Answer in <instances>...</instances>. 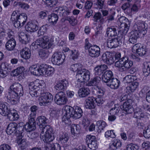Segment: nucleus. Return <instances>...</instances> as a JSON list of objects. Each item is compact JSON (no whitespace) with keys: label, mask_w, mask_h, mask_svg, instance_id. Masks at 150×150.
I'll list each match as a JSON object with an SVG mask.
<instances>
[{"label":"nucleus","mask_w":150,"mask_h":150,"mask_svg":"<svg viewBox=\"0 0 150 150\" xmlns=\"http://www.w3.org/2000/svg\"><path fill=\"white\" fill-rule=\"evenodd\" d=\"M11 147L8 144H4L0 146V150H11Z\"/></svg>","instance_id":"obj_64"},{"label":"nucleus","mask_w":150,"mask_h":150,"mask_svg":"<svg viewBox=\"0 0 150 150\" xmlns=\"http://www.w3.org/2000/svg\"><path fill=\"white\" fill-rule=\"evenodd\" d=\"M16 46V42L14 39H10L5 44L6 49L8 50H13Z\"/></svg>","instance_id":"obj_37"},{"label":"nucleus","mask_w":150,"mask_h":150,"mask_svg":"<svg viewBox=\"0 0 150 150\" xmlns=\"http://www.w3.org/2000/svg\"><path fill=\"white\" fill-rule=\"evenodd\" d=\"M82 65L80 64H73L71 66L70 69L74 72L77 71L76 77L77 79V87H81V83L85 81H87L90 79V73L89 71L82 68Z\"/></svg>","instance_id":"obj_2"},{"label":"nucleus","mask_w":150,"mask_h":150,"mask_svg":"<svg viewBox=\"0 0 150 150\" xmlns=\"http://www.w3.org/2000/svg\"><path fill=\"white\" fill-rule=\"evenodd\" d=\"M120 81L116 78H113L106 83L107 85L111 88L117 89L120 85Z\"/></svg>","instance_id":"obj_26"},{"label":"nucleus","mask_w":150,"mask_h":150,"mask_svg":"<svg viewBox=\"0 0 150 150\" xmlns=\"http://www.w3.org/2000/svg\"><path fill=\"white\" fill-rule=\"evenodd\" d=\"M124 57H123L118 61H116L115 63V66L116 67L120 68H120H123L124 67Z\"/></svg>","instance_id":"obj_49"},{"label":"nucleus","mask_w":150,"mask_h":150,"mask_svg":"<svg viewBox=\"0 0 150 150\" xmlns=\"http://www.w3.org/2000/svg\"><path fill=\"white\" fill-rule=\"evenodd\" d=\"M138 149L137 146L132 144L128 145L126 147L127 150H137Z\"/></svg>","instance_id":"obj_61"},{"label":"nucleus","mask_w":150,"mask_h":150,"mask_svg":"<svg viewBox=\"0 0 150 150\" xmlns=\"http://www.w3.org/2000/svg\"><path fill=\"white\" fill-rule=\"evenodd\" d=\"M132 51L134 53H136L137 55L142 56L146 53L145 47L143 46L140 43H137L134 45L132 48Z\"/></svg>","instance_id":"obj_15"},{"label":"nucleus","mask_w":150,"mask_h":150,"mask_svg":"<svg viewBox=\"0 0 150 150\" xmlns=\"http://www.w3.org/2000/svg\"><path fill=\"white\" fill-rule=\"evenodd\" d=\"M49 38L47 36H44L41 38L36 40V43L39 44V47L44 49H48L50 48L52 44Z\"/></svg>","instance_id":"obj_12"},{"label":"nucleus","mask_w":150,"mask_h":150,"mask_svg":"<svg viewBox=\"0 0 150 150\" xmlns=\"http://www.w3.org/2000/svg\"><path fill=\"white\" fill-rule=\"evenodd\" d=\"M42 130L40 137L42 138L44 142H51L54 139V132L52 128L47 125Z\"/></svg>","instance_id":"obj_6"},{"label":"nucleus","mask_w":150,"mask_h":150,"mask_svg":"<svg viewBox=\"0 0 150 150\" xmlns=\"http://www.w3.org/2000/svg\"><path fill=\"white\" fill-rule=\"evenodd\" d=\"M112 145L114 146L116 148V149L118 148H119L121 146V142L120 140L118 139H115L111 142Z\"/></svg>","instance_id":"obj_57"},{"label":"nucleus","mask_w":150,"mask_h":150,"mask_svg":"<svg viewBox=\"0 0 150 150\" xmlns=\"http://www.w3.org/2000/svg\"><path fill=\"white\" fill-rule=\"evenodd\" d=\"M22 86L18 83H15L11 86L8 90L9 95L13 98L17 99L23 94Z\"/></svg>","instance_id":"obj_5"},{"label":"nucleus","mask_w":150,"mask_h":150,"mask_svg":"<svg viewBox=\"0 0 150 150\" xmlns=\"http://www.w3.org/2000/svg\"><path fill=\"white\" fill-rule=\"evenodd\" d=\"M120 109L118 104L115 105V107L112 108L110 111V114L116 115L118 113Z\"/></svg>","instance_id":"obj_46"},{"label":"nucleus","mask_w":150,"mask_h":150,"mask_svg":"<svg viewBox=\"0 0 150 150\" xmlns=\"http://www.w3.org/2000/svg\"><path fill=\"white\" fill-rule=\"evenodd\" d=\"M100 48L97 45H93L88 50L89 55L93 57H97L100 54Z\"/></svg>","instance_id":"obj_18"},{"label":"nucleus","mask_w":150,"mask_h":150,"mask_svg":"<svg viewBox=\"0 0 150 150\" xmlns=\"http://www.w3.org/2000/svg\"><path fill=\"white\" fill-rule=\"evenodd\" d=\"M16 123L12 122L10 123L6 128V132L8 134L11 135L12 134L16 135Z\"/></svg>","instance_id":"obj_28"},{"label":"nucleus","mask_w":150,"mask_h":150,"mask_svg":"<svg viewBox=\"0 0 150 150\" xmlns=\"http://www.w3.org/2000/svg\"><path fill=\"white\" fill-rule=\"evenodd\" d=\"M39 57L42 59L47 58L49 56V54L47 50H41L38 52Z\"/></svg>","instance_id":"obj_47"},{"label":"nucleus","mask_w":150,"mask_h":150,"mask_svg":"<svg viewBox=\"0 0 150 150\" xmlns=\"http://www.w3.org/2000/svg\"><path fill=\"white\" fill-rule=\"evenodd\" d=\"M10 71L11 69L8 67V66L2 64L0 69V77L1 78L6 77L8 75V72Z\"/></svg>","instance_id":"obj_27"},{"label":"nucleus","mask_w":150,"mask_h":150,"mask_svg":"<svg viewBox=\"0 0 150 150\" xmlns=\"http://www.w3.org/2000/svg\"><path fill=\"white\" fill-rule=\"evenodd\" d=\"M18 36L20 41L23 44H26L29 40V35L25 34L23 32L19 33Z\"/></svg>","instance_id":"obj_35"},{"label":"nucleus","mask_w":150,"mask_h":150,"mask_svg":"<svg viewBox=\"0 0 150 150\" xmlns=\"http://www.w3.org/2000/svg\"><path fill=\"white\" fill-rule=\"evenodd\" d=\"M20 53L22 57L25 59H29L31 55L30 50L26 47L22 50Z\"/></svg>","instance_id":"obj_33"},{"label":"nucleus","mask_w":150,"mask_h":150,"mask_svg":"<svg viewBox=\"0 0 150 150\" xmlns=\"http://www.w3.org/2000/svg\"><path fill=\"white\" fill-rule=\"evenodd\" d=\"M137 79L135 76L128 75L124 78L123 81L125 83H132L137 80Z\"/></svg>","instance_id":"obj_43"},{"label":"nucleus","mask_w":150,"mask_h":150,"mask_svg":"<svg viewBox=\"0 0 150 150\" xmlns=\"http://www.w3.org/2000/svg\"><path fill=\"white\" fill-rule=\"evenodd\" d=\"M14 5L15 6L18 5L20 7L25 9L28 8L29 7V6L28 4L20 2H15L14 3Z\"/></svg>","instance_id":"obj_54"},{"label":"nucleus","mask_w":150,"mask_h":150,"mask_svg":"<svg viewBox=\"0 0 150 150\" xmlns=\"http://www.w3.org/2000/svg\"><path fill=\"white\" fill-rule=\"evenodd\" d=\"M67 8L66 7H57L55 10V11L57 12L58 13H59L60 16H61L62 14V12L65 11V8Z\"/></svg>","instance_id":"obj_62"},{"label":"nucleus","mask_w":150,"mask_h":150,"mask_svg":"<svg viewBox=\"0 0 150 150\" xmlns=\"http://www.w3.org/2000/svg\"><path fill=\"white\" fill-rule=\"evenodd\" d=\"M96 125L98 127V128L99 132H100L106 126V123L105 122L102 120H100L96 122Z\"/></svg>","instance_id":"obj_48"},{"label":"nucleus","mask_w":150,"mask_h":150,"mask_svg":"<svg viewBox=\"0 0 150 150\" xmlns=\"http://www.w3.org/2000/svg\"><path fill=\"white\" fill-rule=\"evenodd\" d=\"M26 30L30 32L36 31L38 29L37 25L33 22H28L25 26Z\"/></svg>","instance_id":"obj_32"},{"label":"nucleus","mask_w":150,"mask_h":150,"mask_svg":"<svg viewBox=\"0 0 150 150\" xmlns=\"http://www.w3.org/2000/svg\"><path fill=\"white\" fill-rule=\"evenodd\" d=\"M53 99V96L49 92L43 93L39 98V104L41 106H45L50 102Z\"/></svg>","instance_id":"obj_13"},{"label":"nucleus","mask_w":150,"mask_h":150,"mask_svg":"<svg viewBox=\"0 0 150 150\" xmlns=\"http://www.w3.org/2000/svg\"><path fill=\"white\" fill-rule=\"evenodd\" d=\"M118 23L120 25V29L118 32L126 35L130 23L128 19L125 16H122L119 18Z\"/></svg>","instance_id":"obj_8"},{"label":"nucleus","mask_w":150,"mask_h":150,"mask_svg":"<svg viewBox=\"0 0 150 150\" xmlns=\"http://www.w3.org/2000/svg\"><path fill=\"white\" fill-rule=\"evenodd\" d=\"M101 14L100 13H95L93 17V19L95 21L99 22L101 19Z\"/></svg>","instance_id":"obj_58"},{"label":"nucleus","mask_w":150,"mask_h":150,"mask_svg":"<svg viewBox=\"0 0 150 150\" xmlns=\"http://www.w3.org/2000/svg\"><path fill=\"white\" fill-rule=\"evenodd\" d=\"M58 19V16L55 13H52L49 16L48 19L49 22L52 25L55 24Z\"/></svg>","instance_id":"obj_41"},{"label":"nucleus","mask_w":150,"mask_h":150,"mask_svg":"<svg viewBox=\"0 0 150 150\" xmlns=\"http://www.w3.org/2000/svg\"><path fill=\"white\" fill-rule=\"evenodd\" d=\"M106 34L108 36L113 37L117 35V30L114 26L108 28L106 30Z\"/></svg>","instance_id":"obj_39"},{"label":"nucleus","mask_w":150,"mask_h":150,"mask_svg":"<svg viewBox=\"0 0 150 150\" xmlns=\"http://www.w3.org/2000/svg\"><path fill=\"white\" fill-rule=\"evenodd\" d=\"M68 85L67 81L66 79L60 80L58 81L54 86V88L58 91L66 89Z\"/></svg>","instance_id":"obj_20"},{"label":"nucleus","mask_w":150,"mask_h":150,"mask_svg":"<svg viewBox=\"0 0 150 150\" xmlns=\"http://www.w3.org/2000/svg\"><path fill=\"white\" fill-rule=\"evenodd\" d=\"M95 101L97 103L98 106H100L103 103L104 100L102 96H98L97 98H95Z\"/></svg>","instance_id":"obj_60"},{"label":"nucleus","mask_w":150,"mask_h":150,"mask_svg":"<svg viewBox=\"0 0 150 150\" xmlns=\"http://www.w3.org/2000/svg\"><path fill=\"white\" fill-rule=\"evenodd\" d=\"M95 136L91 135H88L87 136L86 140L88 147L93 150H95L98 148V145L97 141Z\"/></svg>","instance_id":"obj_16"},{"label":"nucleus","mask_w":150,"mask_h":150,"mask_svg":"<svg viewBox=\"0 0 150 150\" xmlns=\"http://www.w3.org/2000/svg\"><path fill=\"white\" fill-rule=\"evenodd\" d=\"M16 136L17 137L20 136L21 137V136H22L25 125L24 123L20 122L18 124L16 123Z\"/></svg>","instance_id":"obj_29"},{"label":"nucleus","mask_w":150,"mask_h":150,"mask_svg":"<svg viewBox=\"0 0 150 150\" xmlns=\"http://www.w3.org/2000/svg\"><path fill=\"white\" fill-rule=\"evenodd\" d=\"M38 68L39 67H37L36 65H33L30 67L29 70L31 74L35 76H38L40 75Z\"/></svg>","instance_id":"obj_45"},{"label":"nucleus","mask_w":150,"mask_h":150,"mask_svg":"<svg viewBox=\"0 0 150 150\" xmlns=\"http://www.w3.org/2000/svg\"><path fill=\"white\" fill-rule=\"evenodd\" d=\"M113 73L111 71H106L102 75V81L107 83L113 78Z\"/></svg>","instance_id":"obj_23"},{"label":"nucleus","mask_w":150,"mask_h":150,"mask_svg":"<svg viewBox=\"0 0 150 150\" xmlns=\"http://www.w3.org/2000/svg\"><path fill=\"white\" fill-rule=\"evenodd\" d=\"M139 83L136 81H134L131 83L129 86L126 88V92L128 93H132L136 90L137 88Z\"/></svg>","instance_id":"obj_36"},{"label":"nucleus","mask_w":150,"mask_h":150,"mask_svg":"<svg viewBox=\"0 0 150 150\" xmlns=\"http://www.w3.org/2000/svg\"><path fill=\"white\" fill-rule=\"evenodd\" d=\"M144 137L146 138L150 137V128L148 127L146 129L144 130L143 132Z\"/></svg>","instance_id":"obj_63"},{"label":"nucleus","mask_w":150,"mask_h":150,"mask_svg":"<svg viewBox=\"0 0 150 150\" xmlns=\"http://www.w3.org/2000/svg\"><path fill=\"white\" fill-rule=\"evenodd\" d=\"M48 68V66L46 64H41L38 69L40 72V75L46 76V71Z\"/></svg>","instance_id":"obj_44"},{"label":"nucleus","mask_w":150,"mask_h":150,"mask_svg":"<svg viewBox=\"0 0 150 150\" xmlns=\"http://www.w3.org/2000/svg\"><path fill=\"white\" fill-rule=\"evenodd\" d=\"M103 60L107 64L110 65L113 63L115 61L114 56L109 52H106L103 53L102 56Z\"/></svg>","instance_id":"obj_21"},{"label":"nucleus","mask_w":150,"mask_h":150,"mask_svg":"<svg viewBox=\"0 0 150 150\" xmlns=\"http://www.w3.org/2000/svg\"><path fill=\"white\" fill-rule=\"evenodd\" d=\"M22 136L17 137V143L19 145H21V147H25L26 145L25 140L24 139H22Z\"/></svg>","instance_id":"obj_53"},{"label":"nucleus","mask_w":150,"mask_h":150,"mask_svg":"<svg viewBox=\"0 0 150 150\" xmlns=\"http://www.w3.org/2000/svg\"><path fill=\"white\" fill-rule=\"evenodd\" d=\"M90 91L88 88H83L79 89L78 91L79 95L81 97H84L88 95Z\"/></svg>","instance_id":"obj_38"},{"label":"nucleus","mask_w":150,"mask_h":150,"mask_svg":"<svg viewBox=\"0 0 150 150\" xmlns=\"http://www.w3.org/2000/svg\"><path fill=\"white\" fill-rule=\"evenodd\" d=\"M65 20L69 21L70 23L72 26L75 25L77 24L76 20L74 18H70L69 17H67V18H65Z\"/></svg>","instance_id":"obj_59"},{"label":"nucleus","mask_w":150,"mask_h":150,"mask_svg":"<svg viewBox=\"0 0 150 150\" xmlns=\"http://www.w3.org/2000/svg\"><path fill=\"white\" fill-rule=\"evenodd\" d=\"M41 86L40 83L36 81L30 82L28 84L29 93L32 97H37L38 96V91Z\"/></svg>","instance_id":"obj_10"},{"label":"nucleus","mask_w":150,"mask_h":150,"mask_svg":"<svg viewBox=\"0 0 150 150\" xmlns=\"http://www.w3.org/2000/svg\"><path fill=\"white\" fill-rule=\"evenodd\" d=\"M108 66L105 64L98 65L94 68L95 74L96 75H100L108 69Z\"/></svg>","instance_id":"obj_25"},{"label":"nucleus","mask_w":150,"mask_h":150,"mask_svg":"<svg viewBox=\"0 0 150 150\" xmlns=\"http://www.w3.org/2000/svg\"><path fill=\"white\" fill-rule=\"evenodd\" d=\"M69 137L68 134L67 133L63 134L61 135L59 138V140L62 143H67L68 141Z\"/></svg>","instance_id":"obj_50"},{"label":"nucleus","mask_w":150,"mask_h":150,"mask_svg":"<svg viewBox=\"0 0 150 150\" xmlns=\"http://www.w3.org/2000/svg\"><path fill=\"white\" fill-rule=\"evenodd\" d=\"M124 67L120 68V69L121 72L126 71L131 68L133 64L132 61L129 59L126 56L124 57Z\"/></svg>","instance_id":"obj_24"},{"label":"nucleus","mask_w":150,"mask_h":150,"mask_svg":"<svg viewBox=\"0 0 150 150\" xmlns=\"http://www.w3.org/2000/svg\"><path fill=\"white\" fill-rule=\"evenodd\" d=\"M81 128L78 125L72 124L71 126V132L73 137L77 136L80 133Z\"/></svg>","instance_id":"obj_34"},{"label":"nucleus","mask_w":150,"mask_h":150,"mask_svg":"<svg viewBox=\"0 0 150 150\" xmlns=\"http://www.w3.org/2000/svg\"><path fill=\"white\" fill-rule=\"evenodd\" d=\"M0 114L4 116H7L11 121L17 120L19 118L18 112L14 109L11 110L6 103L0 102Z\"/></svg>","instance_id":"obj_3"},{"label":"nucleus","mask_w":150,"mask_h":150,"mask_svg":"<svg viewBox=\"0 0 150 150\" xmlns=\"http://www.w3.org/2000/svg\"><path fill=\"white\" fill-rule=\"evenodd\" d=\"M36 121L37 124L39 126L41 130L47 126V125L48 119L44 116L38 117L36 120Z\"/></svg>","instance_id":"obj_22"},{"label":"nucleus","mask_w":150,"mask_h":150,"mask_svg":"<svg viewBox=\"0 0 150 150\" xmlns=\"http://www.w3.org/2000/svg\"><path fill=\"white\" fill-rule=\"evenodd\" d=\"M143 71L145 76H148L150 73V62L144 63Z\"/></svg>","instance_id":"obj_40"},{"label":"nucleus","mask_w":150,"mask_h":150,"mask_svg":"<svg viewBox=\"0 0 150 150\" xmlns=\"http://www.w3.org/2000/svg\"><path fill=\"white\" fill-rule=\"evenodd\" d=\"M50 142H45L46 143L44 147L45 150H60V147L59 144Z\"/></svg>","instance_id":"obj_30"},{"label":"nucleus","mask_w":150,"mask_h":150,"mask_svg":"<svg viewBox=\"0 0 150 150\" xmlns=\"http://www.w3.org/2000/svg\"><path fill=\"white\" fill-rule=\"evenodd\" d=\"M105 136L106 137H110L112 138H114L115 137V133L113 130L108 131L105 132Z\"/></svg>","instance_id":"obj_56"},{"label":"nucleus","mask_w":150,"mask_h":150,"mask_svg":"<svg viewBox=\"0 0 150 150\" xmlns=\"http://www.w3.org/2000/svg\"><path fill=\"white\" fill-rule=\"evenodd\" d=\"M38 109V107L36 105H33L31 107L30 110L31 113L30 114V117H33L35 116Z\"/></svg>","instance_id":"obj_55"},{"label":"nucleus","mask_w":150,"mask_h":150,"mask_svg":"<svg viewBox=\"0 0 150 150\" xmlns=\"http://www.w3.org/2000/svg\"><path fill=\"white\" fill-rule=\"evenodd\" d=\"M26 14L25 13L20 14L18 10L14 11L12 14L11 21L16 28H21L25 24L27 20Z\"/></svg>","instance_id":"obj_4"},{"label":"nucleus","mask_w":150,"mask_h":150,"mask_svg":"<svg viewBox=\"0 0 150 150\" xmlns=\"http://www.w3.org/2000/svg\"><path fill=\"white\" fill-rule=\"evenodd\" d=\"M125 35L118 32V35L116 38L108 40L107 42V47L109 48H112L121 45L124 43Z\"/></svg>","instance_id":"obj_7"},{"label":"nucleus","mask_w":150,"mask_h":150,"mask_svg":"<svg viewBox=\"0 0 150 150\" xmlns=\"http://www.w3.org/2000/svg\"><path fill=\"white\" fill-rule=\"evenodd\" d=\"M64 115L62 118V121L66 124H68L70 122V118L75 119L81 117L83 115L82 109L79 106H76L75 109L69 106H66L63 111Z\"/></svg>","instance_id":"obj_1"},{"label":"nucleus","mask_w":150,"mask_h":150,"mask_svg":"<svg viewBox=\"0 0 150 150\" xmlns=\"http://www.w3.org/2000/svg\"><path fill=\"white\" fill-rule=\"evenodd\" d=\"M148 28L147 24L143 21H139L135 24L133 27V30L139 35H145L146 33V29Z\"/></svg>","instance_id":"obj_9"},{"label":"nucleus","mask_w":150,"mask_h":150,"mask_svg":"<svg viewBox=\"0 0 150 150\" xmlns=\"http://www.w3.org/2000/svg\"><path fill=\"white\" fill-rule=\"evenodd\" d=\"M65 57L64 54L62 52H58L53 54L51 61L54 64L59 65L64 62Z\"/></svg>","instance_id":"obj_11"},{"label":"nucleus","mask_w":150,"mask_h":150,"mask_svg":"<svg viewBox=\"0 0 150 150\" xmlns=\"http://www.w3.org/2000/svg\"><path fill=\"white\" fill-rule=\"evenodd\" d=\"M29 118L28 122L25 125V129L27 132H30L36 128V123L34 117H31Z\"/></svg>","instance_id":"obj_19"},{"label":"nucleus","mask_w":150,"mask_h":150,"mask_svg":"<svg viewBox=\"0 0 150 150\" xmlns=\"http://www.w3.org/2000/svg\"><path fill=\"white\" fill-rule=\"evenodd\" d=\"M24 68L23 67H20L17 68L13 71V75L16 76L21 74L24 71Z\"/></svg>","instance_id":"obj_52"},{"label":"nucleus","mask_w":150,"mask_h":150,"mask_svg":"<svg viewBox=\"0 0 150 150\" xmlns=\"http://www.w3.org/2000/svg\"><path fill=\"white\" fill-rule=\"evenodd\" d=\"M133 101L131 99L128 100L125 102L123 105L120 106V109H122L127 113L131 114L133 112V108L132 107Z\"/></svg>","instance_id":"obj_17"},{"label":"nucleus","mask_w":150,"mask_h":150,"mask_svg":"<svg viewBox=\"0 0 150 150\" xmlns=\"http://www.w3.org/2000/svg\"><path fill=\"white\" fill-rule=\"evenodd\" d=\"M54 100L57 104L60 105L65 104L67 101V99L64 93L60 91L56 95Z\"/></svg>","instance_id":"obj_14"},{"label":"nucleus","mask_w":150,"mask_h":150,"mask_svg":"<svg viewBox=\"0 0 150 150\" xmlns=\"http://www.w3.org/2000/svg\"><path fill=\"white\" fill-rule=\"evenodd\" d=\"M47 6L52 7L55 6L58 2L57 0H42Z\"/></svg>","instance_id":"obj_51"},{"label":"nucleus","mask_w":150,"mask_h":150,"mask_svg":"<svg viewBox=\"0 0 150 150\" xmlns=\"http://www.w3.org/2000/svg\"><path fill=\"white\" fill-rule=\"evenodd\" d=\"M141 35L132 30L131 32L130 35L129 36L128 41L129 43L132 44H134L137 41V39Z\"/></svg>","instance_id":"obj_31"},{"label":"nucleus","mask_w":150,"mask_h":150,"mask_svg":"<svg viewBox=\"0 0 150 150\" xmlns=\"http://www.w3.org/2000/svg\"><path fill=\"white\" fill-rule=\"evenodd\" d=\"M100 79L101 78L99 76H96L88 82V86H96L100 83Z\"/></svg>","instance_id":"obj_42"}]
</instances>
